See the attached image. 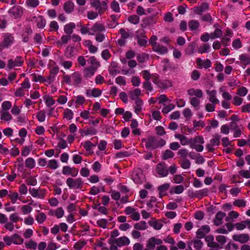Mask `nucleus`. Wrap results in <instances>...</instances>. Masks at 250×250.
<instances>
[{
  "instance_id": "17",
  "label": "nucleus",
  "mask_w": 250,
  "mask_h": 250,
  "mask_svg": "<svg viewBox=\"0 0 250 250\" xmlns=\"http://www.w3.org/2000/svg\"><path fill=\"white\" fill-rule=\"evenodd\" d=\"M196 63L199 68H204L208 69L211 67V62L209 59H206L205 61H203L202 59L198 58L196 59Z\"/></svg>"
},
{
  "instance_id": "13",
  "label": "nucleus",
  "mask_w": 250,
  "mask_h": 250,
  "mask_svg": "<svg viewBox=\"0 0 250 250\" xmlns=\"http://www.w3.org/2000/svg\"><path fill=\"white\" fill-rule=\"evenodd\" d=\"M90 30L94 35L95 34L104 31L105 27L104 24L97 22L90 28Z\"/></svg>"
},
{
  "instance_id": "6",
  "label": "nucleus",
  "mask_w": 250,
  "mask_h": 250,
  "mask_svg": "<svg viewBox=\"0 0 250 250\" xmlns=\"http://www.w3.org/2000/svg\"><path fill=\"white\" fill-rule=\"evenodd\" d=\"M91 4L100 15L104 13L107 8V3L104 1L101 2L100 0H92Z\"/></svg>"
},
{
  "instance_id": "34",
  "label": "nucleus",
  "mask_w": 250,
  "mask_h": 250,
  "mask_svg": "<svg viewBox=\"0 0 250 250\" xmlns=\"http://www.w3.org/2000/svg\"><path fill=\"white\" fill-rule=\"evenodd\" d=\"M96 70L95 68H93L90 66L85 68L83 71L84 77L86 78L91 77L94 75Z\"/></svg>"
},
{
  "instance_id": "37",
  "label": "nucleus",
  "mask_w": 250,
  "mask_h": 250,
  "mask_svg": "<svg viewBox=\"0 0 250 250\" xmlns=\"http://www.w3.org/2000/svg\"><path fill=\"white\" fill-rule=\"evenodd\" d=\"M196 197L198 198L199 199H201L203 197L207 196L208 195L209 190L208 189L206 188L198 191H196Z\"/></svg>"
},
{
  "instance_id": "38",
  "label": "nucleus",
  "mask_w": 250,
  "mask_h": 250,
  "mask_svg": "<svg viewBox=\"0 0 250 250\" xmlns=\"http://www.w3.org/2000/svg\"><path fill=\"white\" fill-rule=\"evenodd\" d=\"M12 240L13 243L16 245H20L22 244L23 242V239L21 237V236L15 233L12 236Z\"/></svg>"
},
{
  "instance_id": "30",
  "label": "nucleus",
  "mask_w": 250,
  "mask_h": 250,
  "mask_svg": "<svg viewBox=\"0 0 250 250\" xmlns=\"http://www.w3.org/2000/svg\"><path fill=\"white\" fill-rule=\"evenodd\" d=\"M76 28L75 23L71 22L65 24L64 26V32L68 35L71 36L74 29Z\"/></svg>"
},
{
  "instance_id": "61",
  "label": "nucleus",
  "mask_w": 250,
  "mask_h": 250,
  "mask_svg": "<svg viewBox=\"0 0 250 250\" xmlns=\"http://www.w3.org/2000/svg\"><path fill=\"white\" fill-rule=\"evenodd\" d=\"M10 220L11 222L14 223H17L19 221H21L22 219L20 218L17 213H14L10 214L9 216Z\"/></svg>"
},
{
  "instance_id": "64",
  "label": "nucleus",
  "mask_w": 250,
  "mask_h": 250,
  "mask_svg": "<svg viewBox=\"0 0 250 250\" xmlns=\"http://www.w3.org/2000/svg\"><path fill=\"white\" fill-rule=\"evenodd\" d=\"M25 182L28 185L36 186L37 184V180L33 176H30L25 180Z\"/></svg>"
},
{
  "instance_id": "1",
  "label": "nucleus",
  "mask_w": 250,
  "mask_h": 250,
  "mask_svg": "<svg viewBox=\"0 0 250 250\" xmlns=\"http://www.w3.org/2000/svg\"><path fill=\"white\" fill-rule=\"evenodd\" d=\"M142 141L145 142L146 148L150 149H155L158 147H163L166 144V141L163 139H158L153 136H149L146 139H143Z\"/></svg>"
},
{
  "instance_id": "39",
  "label": "nucleus",
  "mask_w": 250,
  "mask_h": 250,
  "mask_svg": "<svg viewBox=\"0 0 250 250\" xmlns=\"http://www.w3.org/2000/svg\"><path fill=\"white\" fill-rule=\"evenodd\" d=\"M174 156V153L169 149H167L163 152L162 159L167 160L169 158H172Z\"/></svg>"
},
{
  "instance_id": "60",
  "label": "nucleus",
  "mask_w": 250,
  "mask_h": 250,
  "mask_svg": "<svg viewBox=\"0 0 250 250\" xmlns=\"http://www.w3.org/2000/svg\"><path fill=\"white\" fill-rule=\"evenodd\" d=\"M46 219V215L43 212H40L39 214L36 216V220L40 224H42Z\"/></svg>"
},
{
  "instance_id": "36",
  "label": "nucleus",
  "mask_w": 250,
  "mask_h": 250,
  "mask_svg": "<svg viewBox=\"0 0 250 250\" xmlns=\"http://www.w3.org/2000/svg\"><path fill=\"white\" fill-rule=\"evenodd\" d=\"M210 45L208 43H204L198 48V52L200 54L208 53L209 51Z\"/></svg>"
},
{
  "instance_id": "44",
  "label": "nucleus",
  "mask_w": 250,
  "mask_h": 250,
  "mask_svg": "<svg viewBox=\"0 0 250 250\" xmlns=\"http://www.w3.org/2000/svg\"><path fill=\"white\" fill-rule=\"evenodd\" d=\"M35 161L32 158H28L25 161L26 167L32 169L35 167Z\"/></svg>"
},
{
  "instance_id": "59",
  "label": "nucleus",
  "mask_w": 250,
  "mask_h": 250,
  "mask_svg": "<svg viewBox=\"0 0 250 250\" xmlns=\"http://www.w3.org/2000/svg\"><path fill=\"white\" fill-rule=\"evenodd\" d=\"M128 21L131 23L137 24L139 22L140 18L136 15H133L128 17Z\"/></svg>"
},
{
  "instance_id": "10",
  "label": "nucleus",
  "mask_w": 250,
  "mask_h": 250,
  "mask_svg": "<svg viewBox=\"0 0 250 250\" xmlns=\"http://www.w3.org/2000/svg\"><path fill=\"white\" fill-rule=\"evenodd\" d=\"M125 212L126 215H130L131 218L134 221H138L140 219L139 213L136 209L131 207H127L125 209Z\"/></svg>"
},
{
  "instance_id": "42",
  "label": "nucleus",
  "mask_w": 250,
  "mask_h": 250,
  "mask_svg": "<svg viewBox=\"0 0 250 250\" xmlns=\"http://www.w3.org/2000/svg\"><path fill=\"white\" fill-rule=\"evenodd\" d=\"M33 201H32L29 204L27 205H24L21 207V210L23 214H27L30 213L32 210V208L31 205L32 204Z\"/></svg>"
},
{
  "instance_id": "9",
  "label": "nucleus",
  "mask_w": 250,
  "mask_h": 250,
  "mask_svg": "<svg viewBox=\"0 0 250 250\" xmlns=\"http://www.w3.org/2000/svg\"><path fill=\"white\" fill-rule=\"evenodd\" d=\"M9 15L14 19L20 18L23 14V10L21 6H14L8 11Z\"/></svg>"
},
{
  "instance_id": "5",
  "label": "nucleus",
  "mask_w": 250,
  "mask_h": 250,
  "mask_svg": "<svg viewBox=\"0 0 250 250\" xmlns=\"http://www.w3.org/2000/svg\"><path fill=\"white\" fill-rule=\"evenodd\" d=\"M66 184L70 189L75 190L82 189L83 186V182L81 178H68L66 180Z\"/></svg>"
},
{
  "instance_id": "2",
  "label": "nucleus",
  "mask_w": 250,
  "mask_h": 250,
  "mask_svg": "<svg viewBox=\"0 0 250 250\" xmlns=\"http://www.w3.org/2000/svg\"><path fill=\"white\" fill-rule=\"evenodd\" d=\"M152 82L158 87L162 89H166L172 86V82L168 79L161 80L157 74L152 75Z\"/></svg>"
},
{
  "instance_id": "51",
  "label": "nucleus",
  "mask_w": 250,
  "mask_h": 250,
  "mask_svg": "<svg viewBox=\"0 0 250 250\" xmlns=\"http://www.w3.org/2000/svg\"><path fill=\"white\" fill-rule=\"evenodd\" d=\"M188 26L191 30H195L199 27V23L197 21L191 20L188 22Z\"/></svg>"
},
{
  "instance_id": "63",
  "label": "nucleus",
  "mask_w": 250,
  "mask_h": 250,
  "mask_svg": "<svg viewBox=\"0 0 250 250\" xmlns=\"http://www.w3.org/2000/svg\"><path fill=\"white\" fill-rule=\"evenodd\" d=\"M156 133L159 136H163L166 134V132L163 126L159 125L155 127Z\"/></svg>"
},
{
  "instance_id": "52",
  "label": "nucleus",
  "mask_w": 250,
  "mask_h": 250,
  "mask_svg": "<svg viewBox=\"0 0 250 250\" xmlns=\"http://www.w3.org/2000/svg\"><path fill=\"white\" fill-rule=\"evenodd\" d=\"M74 47L68 46L65 49L64 55L67 58H71L74 56Z\"/></svg>"
},
{
  "instance_id": "8",
  "label": "nucleus",
  "mask_w": 250,
  "mask_h": 250,
  "mask_svg": "<svg viewBox=\"0 0 250 250\" xmlns=\"http://www.w3.org/2000/svg\"><path fill=\"white\" fill-rule=\"evenodd\" d=\"M156 173L159 177H166L168 175V169L165 163H160L156 165Z\"/></svg>"
},
{
  "instance_id": "57",
  "label": "nucleus",
  "mask_w": 250,
  "mask_h": 250,
  "mask_svg": "<svg viewBox=\"0 0 250 250\" xmlns=\"http://www.w3.org/2000/svg\"><path fill=\"white\" fill-rule=\"evenodd\" d=\"M181 167L184 169L189 168L190 167V162L187 159H183L180 162Z\"/></svg>"
},
{
  "instance_id": "27",
  "label": "nucleus",
  "mask_w": 250,
  "mask_h": 250,
  "mask_svg": "<svg viewBox=\"0 0 250 250\" xmlns=\"http://www.w3.org/2000/svg\"><path fill=\"white\" fill-rule=\"evenodd\" d=\"M175 138L180 141V144L182 146H186L190 145V139H188L186 136L183 135L181 134H175L174 135Z\"/></svg>"
},
{
  "instance_id": "25",
  "label": "nucleus",
  "mask_w": 250,
  "mask_h": 250,
  "mask_svg": "<svg viewBox=\"0 0 250 250\" xmlns=\"http://www.w3.org/2000/svg\"><path fill=\"white\" fill-rule=\"evenodd\" d=\"M208 9V5L207 3H203L200 6L194 7L193 8V12L198 15H201L204 11Z\"/></svg>"
},
{
  "instance_id": "55",
  "label": "nucleus",
  "mask_w": 250,
  "mask_h": 250,
  "mask_svg": "<svg viewBox=\"0 0 250 250\" xmlns=\"http://www.w3.org/2000/svg\"><path fill=\"white\" fill-rule=\"evenodd\" d=\"M141 90L138 88L135 89L132 92H130V98L132 100H134L137 98H139V96L141 95Z\"/></svg>"
},
{
  "instance_id": "12",
  "label": "nucleus",
  "mask_w": 250,
  "mask_h": 250,
  "mask_svg": "<svg viewBox=\"0 0 250 250\" xmlns=\"http://www.w3.org/2000/svg\"><path fill=\"white\" fill-rule=\"evenodd\" d=\"M220 136L218 134H216L213 136V138H212L210 141V143L208 144L206 146V147L208 149V151L211 152H213L214 150L213 146H218L220 145Z\"/></svg>"
},
{
  "instance_id": "28",
  "label": "nucleus",
  "mask_w": 250,
  "mask_h": 250,
  "mask_svg": "<svg viewBox=\"0 0 250 250\" xmlns=\"http://www.w3.org/2000/svg\"><path fill=\"white\" fill-rule=\"evenodd\" d=\"M118 63L116 62H112L108 67V72L110 75L115 76L119 73V71L117 69L118 67Z\"/></svg>"
},
{
  "instance_id": "18",
  "label": "nucleus",
  "mask_w": 250,
  "mask_h": 250,
  "mask_svg": "<svg viewBox=\"0 0 250 250\" xmlns=\"http://www.w3.org/2000/svg\"><path fill=\"white\" fill-rule=\"evenodd\" d=\"M152 50L160 55L166 54L168 51V48L167 47L160 43L156 44L155 46L152 47Z\"/></svg>"
},
{
  "instance_id": "53",
  "label": "nucleus",
  "mask_w": 250,
  "mask_h": 250,
  "mask_svg": "<svg viewBox=\"0 0 250 250\" xmlns=\"http://www.w3.org/2000/svg\"><path fill=\"white\" fill-rule=\"evenodd\" d=\"M108 223V220L105 219H100L97 221V225L103 229L106 228Z\"/></svg>"
},
{
  "instance_id": "3",
  "label": "nucleus",
  "mask_w": 250,
  "mask_h": 250,
  "mask_svg": "<svg viewBox=\"0 0 250 250\" xmlns=\"http://www.w3.org/2000/svg\"><path fill=\"white\" fill-rule=\"evenodd\" d=\"M2 41L0 42V51L8 48L15 42V38L13 34L5 33L2 34Z\"/></svg>"
},
{
  "instance_id": "33",
  "label": "nucleus",
  "mask_w": 250,
  "mask_h": 250,
  "mask_svg": "<svg viewBox=\"0 0 250 250\" xmlns=\"http://www.w3.org/2000/svg\"><path fill=\"white\" fill-rule=\"evenodd\" d=\"M209 95V101L213 104H216L219 103V100L216 97V92L215 90H213L210 91L208 92Z\"/></svg>"
},
{
  "instance_id": "48",
  "label": "nucleus",
  "mask_w": 250,
  "mask_h": 250,
  "mask_svg": "<svg viewBox=\"0 0 250 250\" xmlns=\"http://www.w3.org/2000/svg\"><path fill=\"white\" fill-rule=\"evenodd\" d=\"M25 245L26 248L31 250H36L37 247V244L36 242L32 240H30L28 242L25 243Z\"/></svg>"
},
{
  "instance_id": "21",
  "label": "nucleus",
  "mask_w": 250,
  "mask_h": 250,
  "mask_svg": "<svg viewBox=\"0 0 250 250\" xmlns=\"http://www.w3.org/2000/svg\"><path fill=\"white\" fill-rule=\"evenodd\" d=\"M102 91L99 88H94L92 89H88L86 92V95L87 97H93L97 98L101 95Z\"/></svg>"
},
{
  "instance_id": "4",
  "label": "nucleus",
  "mask_w": 250,
  "mask_h": 250,
  "mask_svg": "<svg viewBox=\"0 0 250 250\" xmlns=\"http://www.w3.org/2000/svg\"><path fill=\"white\" fill-rule=\"evenodd\" d=\"M204 140L202 136H198L193 138H191L189 146L191 148L195 149L198 152L203 150L204 147L202 145L204 143Z\"/></svg>"
},
{
  "instance_id": "49",
  "label": "nucleus",
  "mask_w": 250,
  "mask_h": 250,
  "mask_svg": "<svg viewBox=\"0 0 250 250\" xmlns=\"http://www.w3.org/2000/svg\"><path fill=\"white\" fill-rule=\"evenodd\" d=\"M148 223L151 227L156 230L160 229L163 227V224L157 221H150Z\"/></svg>"
},
{
  "instance_id": "47",
  "label": "nucleus",
  "mask_w": 250,
  "mask_h": 250,
  "mask_svg": "<svg viewBox=\"0 0 250 250\" xmlns=\"http://www.w3.org/2000/svg\"><path fill=\"white\" fill-rule=\"evenodd\" d=\"M144 32L141 33V35L143 36V38H141L139 37H137V42L139 44L140 46H146L147 43V39L144 36Z\"/></svg>"
},
{
  "instance_id": "15",
  "label": "nucleus",
  "mask_w": 250,
  "mask_h": 250,
  "mask_svg": "<svg viewBox=\"0 0 250 250\" xmlns=\"http://www.w3.org/2000/svg\"><path fill=\"white\" fill-rule=\"evenodd\" d=\"M157 21L155 16L147 17L142 20L141 26L143 28H146L148 26L155 24Z\"/></svg>"
},
{
  "instance_id": "46",
  "label": "nucleus",
  "mask_w": 250,
  "mask_h": 250,
  "mask_svg": "<svg viewBox=\"0 0 250 250\" xmlns=\"http://www.w3.org/2000/svg\"><path fill=\"white\" fill-rule=\"evenodd\" d=\"M47 167L50 169L55 170L59 167V165L56 160L52 159L48 162Z\"/></svg>"
},
{
  "instance_id": "62",
  "label": "nucleus",
  "mask_w": 250,
  "mask_h": 250,
  "mask_svg": "<svg viewBox=\"0 0 250 250\" xmlns=\"http://www.w3.org/2000/svg\"><path fill=\"white\" fill-rule=\"evenodd\" d=\"M37 118L40 122L44 121L45 119V112L43 110L39 111L37 113Z\"/></svg>"
},
{
  "instance_id": "54",
  "label": "nucleus",
  "mask_w": 250,
  "mask_h": 250,
  "mask_svg": "<svg viewBox=\"0 0 250 250\" xmlns=\"http://www.w3.org/2000/svg\"><path fill=\"white\" fill-rule=\"evenodd\" d=\"M63 117L68 120H71L73 117V112L71 110L67 108L63 112Z\"/></svg>"
},
{
  "instance_id": "7",
  "label": "nucleus",
  "mask_w": 250,
  "mask_h": 250,
  "mask_svg": "<svg viewBox=\"0 0 250 250\" xmlns=\"http://www.w3.org/2000/svg\"><path fill=\"white\" fill-rule=\"evenodd\" d=\"M163 241L161 239L155 237L150 238L146 243V248L143 250H154L156 245L162 244Z\"/></svg>"
},
{
  "instance_id": "11",
  "label": "nucleus",
  "mask_w": 250,
  "mask_h": 250,
  "mask_svg": "<svg viewBox=\"0 0 250 250\" xmlns=\"http://www.w3.org/2000/svg\"><path fill=\"white\" fill-rule=\"evenodd\" d=\"M23 58L21 56H17L15 60L10 59L8 61L7 66L11 69L15 67L21 66L23 63Z\"/></svg>"
},
{
  "instance_id": "35",
  "label": "nucleus",
  "mask_w": 250,
  "mask_h": 250,
  "mask_svg": "<svg viewBox=\"0 0 250 250\" xmlns=\"http://www.w3.org/2000/svg\"><path fill=\"white\" fill-rule=\"evenodd\" d=\"M143 101L140 98H137L135 100V112L138 114L142 110Z\"/></svg>"
},
{
  "instance_id": "43",
  "label": "nucleus",
  "mask_w": 250,
  "mask_h": 250,
  "mask_svg": "<svg viewBox=\"0 0 250 250\" xmlns=\"http://www.w3.org/2000/svg\"><path fill=\"white\" fill-rule=\"evenodd\" d=\"M8 196L13 204L16 203L18 199L21 200V198L19 197V194L16 192H10V193L8 195Z\"/></svg>"
},
{
  "instance_id": "32",
  "label": "nucleus",
  "mask_w": 250,
  "mask_h": 250,
  "mask_svg": "<svg viewBox=\"0 0 250 250\" xmlns=\"http://www.w3.org/2000/svg\"><path fill=\"white\" fill-rule=\"evenodd\" d=\"M87 62L91 65L90 67L95 68L96 70L100 66V62L97 61V59L94 56L90 57L87 60Z\"/></svg>"
},
{
  "instance_id": "16",
  "label": "nucleus",
  "mask_w": 250,
  "mask_h": 250,
  "mask_svg": "<svg viewBox=\"0 0 250 250\" xmlns=\"http://www.w3.org/2000/svg\"><path fill=\"white\" fill-rule=\"evenodd\" d=\"M209 231L210 228L208 225L203 226L196 231V237L200 239L203 238Z\"/></svg>"
},
{
  "instance_id": "31",
  "label": "nucleus",
  "mask_w": 250,
  "mask_h": 250,
  "mask_svg": "<svg viewBox=\"0 0 250 250\" xmlns=\"http://www.w3.org/2000/svg\"><path fill=\"white\" fill-rule=\"evenodd\" d=\"M74 4L70 0L67 1L63 5V9L65 12L68 14L71 13L73 11Z\"/></svg>"
},
{
  "instance_id": "50",
  "label": "nucleus",
  "mask_w": 250,
  "mask_h": 250,
  "mask_svg": "<svg viewBox=\"0 0 250 250\" xmlns=\"http://www.w3.org/2000/svg\"><path fill=\"white\" fill-rule=\"evenodd\" d=\"M120 235V233L117 229H114L111 232V234L110 238L108 240V243H111L113 242L114 240H116L117 238L116 237Z\"/></svg>"
},
{
  "instance_id": "20",
  "label": "nucleus",
  "mask_w": 250,
  "mask_h": 250,
  "mask_svg": "<svg viewBox=\"0 0 250 250\" xmlns=\"http://www.w3.org/2000/svg\"><path fill=\"white\" fill-rule=\"evenodd\" d=\"M239 60L241 61V62H236V63L237 64H242L246 66L250 64V57L248 54H241L239 56Z\"/></svg>"
},
{
  "instance_id": "23",
  "label": "nucleus",
  "mask_w": 250,
  "mask_h": 250,
  "mask_svg": "<svg viewBox=\"0 0 250 250\" xmlns=\"http://www.w3.org/2000/svg\"><path fill=\"white\" fill-rule=\"evenodd\" d=\"M80 133L85 136L88 135H96L97 133V130L93 127H85L83 129L80 130Z\"/></svg>"
},
{
  "instance_id": "22",
  "label": "nucleus",
  "mask_w": 250,
  "mask_h": 250,
  "mask_svg": "<svg viewBox=\"0 0 250 250\" xmlns=\"http://www.w3.org/2000/svg\"><path fill=\"white\" fill-rule=\"evenodd\" d=\"M71 77L73 85L77 86L81 83L82 79L79 72H75L71 75Z\"/></svg>"
},
{
  "instance_id": "56",
  "label": "nucleus",
  "mask_w": 250,
  "mask_h": 250,
  "mask_svg": "<svg viewBox=\"0 0 250 250\" xmlns=\"http://www.w3.org/2000/svg\"><path fill=\"white\" fill-rule=\"evenodd\" d=\"M233 205L239 208H243L246 206V202L244 199H237L233 202Z\"/></svg>"
},
{
  "instance_id": "24",
  "label": "nucleus",
  "mask_w": 250,
  "mask_h": 250,
  "mask_svg": "<svg viewBox=\"0 0 250 250\" xmlns=\"http://www.w3.org/2000/svg\"><path fill=\"white\" fill-rule=\"evenodd\" d=\"M226 213L222 211L217 212L213 220V223L215 226H218L222 224L223 218L225 216Z\"/></svg>"
},
{
  "instance_id": "14",
  "label": "nucleus",
  "mask_w": 250,
  "mask_h": 250,
  "mask_svg": "<svg viewBox=\"0 0 250 250\" xmlns=\"http://www.w3.org/2000/svg\"><path fill=\"white\" fill-rule=\"evenodd\" d=\"M114 241L111 243L116 244L118 247H122L125 246H127L130 244L129 239L125 236L120 237L114 240Z\"/></svg>"
},
{
  "instance_id": "29",
  "label": "nucleus",
  "mask_w": 250,
  "mask_h": 250,
  "mask_svg": "<svg viewBox=\"0 0 250 250\" xmlns=\"http://www.w3.org/2000/svg\"><path fill=\"white\" fill-rule=\"evenodd\" d=\"M170 187V185L168 183H165L158 188V190L159 192V197L162 198L163 196L167 194V191Z\"/></svg>"
},
{
  "instance_id": "40",
  "label": "nucleus",
  "mask_w": 250,
  "mask_h": 250,
  "mask_svg": "<svg viewBox=\"0 0 250 250\" xmlns=\"http://www.w3.org/2000/svg\"><path fill=\"white\" fill-rule=\"evenodd\" d=\"M134 228L138 230H145L147 228L146 223L145 221H140L134 224Z\"/></svg>"
},
{
  "instance_id": "45",
  "label": "nucleus",
  "mask_w": 250,
  "mask_h": 250,
  "mask_svg": "<svg viewBox=\"0 0 250 250\" xmlns=\"http://www.w3.org/2000/svg\"><path fill=\"white\" fill-rule=\"evenodd\" d=\"M200 103V100L196 97H191L190 98V103L196 110L199 109Z\"/></svg>"
},
{
  "instance_id": "58",
  "label": "nucleus",
  "mask_w": 250,
  "mask_h": 250,
  "mask_svg": "<svg viewBox=\"0 0 250 250\" xmlns=\"http://www.w3.org/2000/svg\"><path fill=\"white\" fill-rule=\"evenodd\" d=\"M184 190V187L182 185H179L173 187L171 190V193L174 192L176 194L182 193Z\"/></svg>"
},
{
  "instance_id": "19",
  "label": "nucleus",
  "mask_w": 250,
  "mask_h": 250,
  "mask_svg": "<svg viewBox=\"0 0 250 250\" xmlns=\"http://www.w3.org/2000/svg\"><path fill=\"white\" fill-rule=\"evenodd\" d=\"M232 239L235 241L245 243L249 241V236L248 234H234L232 236Z\"/></svg>"
},
{
  "instance_id": "26",
  "label": "nucleus",
  "mask_w": 250,
  "mask_h": 250,
  "mask_svg": "<svg viewBox=\"0 0 250 250\" xmlns=\"http://www.w3.org/2000/svg\"><path fill=\"white\" fill-rule=\"evenodd\" d=\"M83 44L87 48L91 53L94 54L98 51V47L93 45L90 40H87L84 41Z\"/></svg>"
},
{
  "instance_id": "41",
  "label": "nucleus",
  "mask_w": 250,
  "mask_h": 250,
  "mask_svg": "<svg viewBox=\"0 0 250 250\" xmlns=\"http://www.w3.org/2000/svg\"><path fill=\"white\" fill-rule=\"evenodd\" d=\"M0 119L5 121H9L12 119V116L7 111H0Z\"/></svg>"
}]
</instances>
